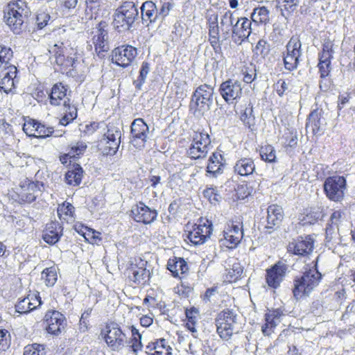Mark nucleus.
<instances>
[{
    "instance_id": "052dcab7",
    "label": "nucleus",
    "mask_w": 355,
    "mask_h": 355,
    "mask_svg": "<svg viewBox=\"0 0 355 355\" xmlns=\"http://www.w3.org/2000/svg\"><path fill=\"white\" fill-rule=\"evenodd\" d=\"M154 349L155 352H171V347L167 345V342L165 339L162 338L158 340H157L154 343Z\"/></svg>"
},
{
    "instance_id": "603ef678",
    "label": "nucleus",
    "mask_w": 355,
    "mask_h": 355,
    "mask_svg": "<svg viewBox=\"0 0 355 355\" xmlns=\"http://www.w3.org/2000/svg\"><path fill=\"white\" fill-rule=\"evenodd\" d=\"M38 121L34 119H28L26 121L23 125L24 132L28 137H33L36 135L37 128L36 126L38 125Z\"/></svg>"
},
{
    "instance_id": "c9c22d12",
    "label": "nucleus",
    "mask_w": 355,
    "mask_h": 355,
    "mask_svg": "<svg viewBox=\"0 0 355 355\" xmlns=\"http://www.w3.org/2000/svg\"><path fill=\"white\" fill-rule=\"evenodd\" d=\"M233 13L230 10L225 12L220 19V28L225 37H228L231 33H232L234 25L233 24Z\"/></svg>"
},
{
    "instance_id": "79ce46f5",
    "label": "nucleus",
    "mask_w": 355,
    "mask_h": 355,
    "mask_svg": "<svg viewBox=\"0 0 355 355\" xmlns=\"http://www.w3.org/2000/svg\"><path fill=\"white\" fill-rule=\"evenodd\" d=\"M217 327V333L220 337L223 340H229L234 332V326L228 323L222 324L220 322H216Z\"/></svg>"
},
{
    "instance_id": "4c0bfd02",
    "label": "nucleus",
    "mask_w": 355,
    "mask_h": 355,
    "mask_svg": "<svg viewBox=\"0 0 355 355\" xmlns=\"http://www.w3.org/2000/svg\"><path fill=\"white\" fill-rule=\"evenodd\" d=\"M270 11L265 6L255 8L251 15L254 22L267 24L270 20Z\"/></svg>"
},
{
    "instance_id": "58836bf2",
    "label": "nucleus",
    "mask_w": 355,
    "mask_h": 355,
    "mask_svg": "<svg viewBox=\"0 0 355 355\" xmlns=\"http://www.w3.org/2000/svg\"><path fill=\"white\" fill-rule=\"evenodd\" d=\"M64 116L60 120V124L62 125H67L70 122L73 121L77 117V109L75 106L67 101L64 102Z\"/></svg>"
},
{
    "instance_id": "3c124183",
    "label": "nucleus",
    "mask_w": 355,
    "mask_h": 355,
    "mask_svg": "<svg viewBox=\"0 0 355 355\" xmlns=\"http://www.w3.org/2000/svg\"><path fill=\"white\" fill-rule=\"evenodd\" d=\"M150 71V66L148 62H144L141 64V67L139 71V76L135 81V84L137 87H140L143 83L145 82V80L147 77V75L148 74Z\"/></svg>"
},
{
    "instance_id": "c03bdc74",
    "label": "nucleus",
    "mask_w": 355,
    "mask_h": 355,
    "mask_svg": "<svg viewBox=\"0 0 355 355\" xmlns=\"http://www.w3.org/2000/svg\"><path fill=\"white\" fill-rule=\"evenodd\" d=\"M57 212L60 219L68 220V218L73 216L74 207L69 202H64L59 205Z\"/></svg>"
},
{
    "instance_id": "c85d7f7f",
    "label": "nucleus",
    "mask_w": 355,
    "mask_h": 355,
    "mask_svg": "<svg viewBox=\"0 0 355 355\" xmlns=\"http://www.w3.org/2000/svg\"><path fill=\"white\" fill-rule=\"evenodd\" d=\"M167 268L170 270L174 277H179L185 274L188 271V266L187 262L182 258H177L169 259L167 263Z\"/></svg>"
},
{
    "instance_id": "dca6fc26",
    "label": "nucleus",
    "mask_w": 355,
    "mask_h": 355,
    "mask_svg": "<svg viewBox=\"0 0 355 355\" xmlns=\"http://www.w3.org/2000/svg\"><path fill=\"white\" fill-rule=\"evenodd\" d=\"M223 238L220 239L223 245L228 248H234L241 242L243 236L242 225L238 223L228 224L227 227L223 231Z\"/></svg>"
},
{
    "instance_id": "0e129e2a",
    "label": "nucleus",
    "mask_w": 355,
    "mask_h": 355,
    "mask_svg": "<svg viewBox=\"0 0 355 355\" xmlns=\"http://www.w3.org/2000/svg\"><path fill=\"white\" fill-rule=\"evenodd\" d=\"M236 192L239 199H244L250 193L246 184L239 185L236 189Z\"/></svg>"
},
{
    "instance_id": "8fccbe9b",
    "label": "nucleus",
    "mask_w": 355,
    "mask_h": 355,
    "mask_svg": "<svg viewBox=\"0 0 355 355\" xmlns=\"http://www.w3.org/2000/svg\"><path fill=\"white\" fill-rule=\"evenodd\" d=\"M46 349L44 345L33 344L27 345L24 349V355H45Z\"/></svg>"
},
{
    "instance_id": "6ab92c4d",
    "label": "nucleus",
    "mask_w": 355,
    "mask_h": 355,
    "mask_svg": "<svg viewBox=\"0 0 355 355\" xmlns=\"http://www.w3.org/2000/svg\"><path fill=\"white\" fill-rule=\"evenodd\" d=\"M45 322L49 334L58 335L64 329L66 318L62 313L58 311H49L46 313Z\"/></svg>"
},
{
    "instance_id": "423d86ee",
    "label": "nucleus",
    "mask_w": 355,
    "mask_h": 355,
    "mask_svg": "<svg viewBox=\"0 0 355 355\" xmlns=\"http://www.w3.org/2000/svg\"><path fill=\"white\" fill-rule=\"evenodd\" d=\"M286 48V51L284 53V67L288 71H293L297 68L302 54V43L299 36L291 37Z\"/></svg>"
},
{
    "instance_id": "864d4df0",
    "label": "nucleus",
    "mask_w": 355,
    "mask_h": 355,
    "mask_svg": "<svg viewBox=\"0 0 355 355\" xmlns=\"http://www.w3.org/2000/svg\"><path fill=\"white\" fill-rule=\"evenodd\" d=\"M277 7L284 8L288 12L294 11L299 4L300 0H277Z\"/></svg>"
},
{
    "instance_id": "bf43d9fd",
    "label": "nucleus",
    "mask_w": 355,
    "mask_h": 355,
    "mask_svg": "<svg viewBox=\"0 0 355 355\" xmlns=\"http://www.w3.org/2000/svg\"><path fill=\"white\" fill-rule=\"evenodd\" d=\"M50 19V15L44 12H40L36 17V24L39 29H42L47 25Z\"/></svg>"
},
{
    "instance_id": "a19ab883",
    "label": "nucleus",
    "mask_w": 355,
    "mask_h": 355,
    "mask_svg": "<svg viewBox=\"0 0 355 355\" xmlns=\"http://www.w3.org/2000/svg\"><path fill=\"white\" fill-rule=\"evenodd\" d=\"M13 56V52L9 47L0 44V69H8V67L11 65L10 61Z\"/></svg>"
},
{
    "instance_id": "de8ad7c7",
    "label": "nucleus",
    "mask_w": 355,
    "mask_h": 355,
    "mask_svg": "<svg viewBox=\"0 0 355 355\" xmlns=\"http://www.w3.org/2000/svg\"><path fill=\"white\" fill-rule=\"evenodd\" d=\"M130 329L132 336L131 347L132 349V351L137 353L139 351L141 350L143 347L141 342V334L139 333V330L134 326H131Z\"/></svg>"
},
{
    "instance_id": "09e8293b",
    "label": "nucleus",
    "mask_w": 355,
    "mask_h": 355,
    "mask_svg": "<svg viewBox=\"0 0 355 355\" xmlns=\"http://www.w3.org/2000/svg\"><path fill=\"white\" fill-rule=\"evenodd\" d=\"M241 120L248 128H251L254 125L255 118L252 114V107H248L241 112Z\"/></svg>"
},
{
    "instance_id": "0eeeda50",
    "label": "nucleus",
    "mask_w": 355,
    "mask_h": 355,
    "mask_svg": "<svg viewBox=\"0 0 355 355\" xmlns=\"http://www.w3.org/2000/svg\"><path fill=\"white\" fill-rule=\"evenodd\" d=\"M73 53H69V49L63 42L55 44L49 49L51 53L54 54L57 64L64 66L66 68L71 67L72 70L76 69L79 62L76 56V51L70 49Z\"/></svg>"
},
{
    "instance_id": "4d7b16f0",
    "label": "nucleus",
    "mask_w": 355,
    "mask_h": 355,
    "mask_svg": "<svg viewBox=\"0 0 355 355\" xmlns=\"http://www.w3.org/2000/svg\"><path fill=\"white\" fill-rule=\"evenodd\" d=\"M85 232H83L81 230V232H78L81 233L86 240H88V241L90 240V242H94V243H97L98 241H101L100 232H96L92 229H88L87 227H85Z\"/></svg>"
},
{
    "instance_id": "2f4dec72",
    "label": "nucleus",
    "mask_w": 355,
    "mask_h": 355,
    "mask_svg": "<svg viewBox=\"0 0 355 355\" xmlns=\"http://www.w3.org/2000/svg\"><path fill=\"white\" fill-rule=\"evenodd\" d=\"M83 170L79 164H73L66 173L65 180L68 184L78 186L80 184Z\"/></svg>"
},
{
    "instance_id": "f3484780",
    "label": "nucleus",
    "mask_w": 355,
    "mask_h": 355,
    "mask_svg": "<svg viewBox=\"0 0 355 355\" xmlns=\"http://www.w3.org/2000/svg\"><path fill=\"white\" fill-rule=\"evenodd\" d=\"M131 214L136 222L142 223L146 225L153 223L157 216L156 209L150 208L142 202H139L132 206Z\"/></svg>"
},
{
    "instance_id": "20e7f679",
    "label": "nucleus",
    "mask_w": 355,
    "mask_h": 355,
    "mask_svg": "<svg viewBox=\"0 0 355 355\" xmlns=\"http://www.w3.org/2000/svg\"><path fill=\"white\" fill-rule=\"evenodd\" d=\"M324 191L327 198L334 202H340L345 196L347 189L345 178L333 175L325 179L323 184Z\"/></svg>"
},
{
    "instance_id": "cd10ccee",
    "label": "nucleus",
    "mask_w": 355,
    "mask_h": 355,
    "mask_svg": "<svg viewBox=\"0 0 355 355\" xmlns=\"http://www.w3.org/2000/svg\"><path fill=\"white\" fill-rule=\"evenodd\" d=\"M268 216L267 228H272L273 226L278 225L283 218L282 208L277 205H270L267 209Z\"/></svg>"
},
{
    "instance_id": "338daca9",
    "label": "nucleus",
    "mask_w": 355,
    "mask_h": 355,
    "mask_svg": "<svg viewBox=\"0 0 355 355\" xmlns=\"http://www.w3.org/2000/svg\"><path fill=\"white\" fill-rule=\"evenodd\" d=\"M29 300L31 301L30 306L33 308V310L41 305V298L38 294H31L28 295Z\"/></svg>"
},
{
    "instance_id": "1a4fd4ad",
    "label": "nucleus",
    "mask_w": 355,
    "mask_h": 355,
    "mask_svg": "<svg viewBox=\"0 0 355 355\" xmlns=\"http://www.w3.org/2000/svg\"><path fill=\"white\" fill-rule=\"evenodd\" d=\"M214 87L204 84L199 86L195 91L192 101L195 103L199 110H209L213 104Z\"/></svg>"
},
{
    "instance_id": "a18cd8bd",
    "label": "nucleus",
    "mask_w": 355,
    "mask_h": 355,
    "mask_svg": "<svg viewBox=\"0 0 355 355\" xmlns=\"http://www.w3.org/2000/svg\"><path fill=\"white\" fill-rule=\"evenodd\" d=\"M42 279L47 286H53L57 281V272L54 267L45 268L42 272Z\"/></svg>"
},
{
    "instance_id": "5701e85b",
    "label": "nucleus",
    "mask_w": 355,
    "mask_h": 355,
    "mask_svg": "<svg viewBox=\"0 0 355 355\" xmlns=\"http://www.w3.org/2000/svg\"><path fill=\"white\" fill-rule=\"evenodd\" d=\"M17 69L15 65L8 67L6 71L3 73V78L0 81V90L6 94L12 92L15 89V83L18 82L17 80Z\"/></svg>"
},
{
    "instance_id": "f704fd0d",
    "label": "nucleus",
    "mask_w": 355,
    "mask_h": 355,
    "mask_svg": "<svg viewBox=\"0 0 355 355\" xmlns=\"http://www.w3.org/2000/svg\"><path fill=\"white\" fill-rule=\"evenodd\" d=\"M129 270L130 273L132 275L130 276L131 279L136 284L146 282L149 279L150 272L144 268V263H142V266L140 267L137 266H132Z\"/></svg>"
},
{
    "instance_id": "774afa93",
    "label": "nucleus",
    "mask_w": 355,
    "mask_h": 355,
    "mask_svg": "<svg viewBox=\"0 0 355 355\" xmlns=\"http://www.w3.org/2000/svg\"><path fill=\"white\" fill-rule=\"evenodd\" d=\"M198 314V310L196 308L193 307L189 310H187L186 316L187 321L196 322Z\"/></svg>"
},
{
    "instance_id": "473e14b6",
    "label": "nucleus",
    "mask_w": 355,
    "mask_h": 355,
    "mask_svg": "<svg viewBox=\"0 0 355 355\" xmlns=\"http://www.w3.org/2000/svg\"><path fill=\"white\" fill-rule=\"evenodd\" d=\"M141 11L142 19L144 21H155L158 15L157 6L151 1L144 2L141 7Z\"/></svg>"
},
{
    "instance_id": "6e6d98bb",
    "label": "nucleus",
    "mask_w": 355,
    "mask_h": 355,
    "mask_svg": "<svg viewBox=\"0 0 355 355\" xmlns=\"http://www.w3.org/2000/svg\"><path fill=\"white\" fill-rule=\"evenodd\" d=\"M31 301L28 296L21 300L15 306L16 311L20 313H27L33 310L30 306Z\"/></svg>"
},
{
    "instance_id": "a211bd4d",
    "label": "nucleus",
    "mask_w": 355,
    "mask_h": 355,
    "mask_svg": "<svg viewBox=\"0 0 355 355\" xmlns=\"http://www.w3.org/2000/svg\"><path fill=\"white\" fill-rule=\"evenodd\" d=\"M334 44L328 40L325 41L322 44V51L319 55V71L322 78L327 77L331 70V60L334 56L333 50Z\"/></svg>"
},
{
    "instance_id": "b1692460",
    "label": "nucleus",
    "mask_w": 355,
    "mask_h": 355,
    "mask_svg": "<svg viewBox=\"0 0 355 355\" xmlns=\"http://www.w3.org/2000/svg\"><path fill=\"white\" fill-rule=\"evenodd\" d=\"M283 315V311L279 309L269 311L265 315L266 323L261 327L262 333L265 336H270L276 326L281 322Z\"/></svg>"
},
{
    "instance_id": "f8f14e48",
    "label": "nucleus",
    "mask_w": 355,
    "mask_h": 355,
    "mask_svg": "<svg viewBox=\"0 0 355 355\" xmlns=\"http://www.w3.org/2000/svg\"><path fill=\"white\" fill-rule=\"evenodd\" d=\"M149 134V128L142 119H136L131 124V143L137 148L144 146Z\"/></svg>"
},
{
    "instance_id": "e2e57ef3",
    "label": "nucleus",
    "mask_w": 355,
    "mask_h": 355,
    "mask_svg": "<svg viewBox=\"0 0 355 355\" xmlns=\"http://www.w3.org/2000/svg\"><path fill=\"white\" fill-rule=\"evenodd\" d=\"M288 84L284 80L280 79L275 84V89L279 96H284L288 90Z\"/></svg>"
},
{
    "instance_id": "2eb2a0df",
    "label": "nucleus",
    "mask_w": 355,
    "mask_h": 355,
    "mask_svg": "<svg viewBox=\"0 0 355 355\" xmlns=\"http://www.w3.org/2000/svg\"><path fill=\"white\" fill-rule=\"evenodd\" d=\"M287 270V265L282 261L277 262L271 268L267 269L266 282L268 286L274 289L279 288L284 279Z\"/></svg>"
},
{
    "instance_id": "37998d69",
    "label": "nucleus",
    "mask_w": 355,
    "mask_h": 355,
    "mask_svg": "<svg viewBox=\"0 0 355 355\" xmlns=\"http://www.w3.org/2000/svg\"><path fill=\"white\" fill-rule=\"evenodd\" d=\"M236 315L232 310H224L218 313L216 322H220L222 324L228 323L234 326L236 324Z\"/></svg>"
},
{
    "instance_id": "ea45409f",
    "label": "nucleus",
    "mask_w": 355,
    "mask_h": 355,
    "mask_svg": "<svg viewBox=\"0 0 355 355\" xmlns=\"http://www.w3.org/2000/svg\"><path fill=\"white\" fill-rule=\"evenodd\" d=\"M85 17L87 19H96L100 10L101 0H86Z\"/></svg>"
},
{
    "instance_id": "680f3d73",
    "label": "nucleus",
    "mask_w": 355,
    "mask_h": 355,
    "mask_svg": "<svg viewBox=\"0 0 355 355\" xmlns=\"http://www.w3.org/2000/svg\"><path fill=\"white\" fill-rule=\"evenodd\" d=\"M87 148V145L84 142H78L71 147L70 153H73V157L75 158L83 154Z\"/></svg>"
},
{
    "instance_id": "f03ea898",
    "label": "nucleus",
    "mask_w": 355,
    "mask_h": 355,
    "mask_svg": "<svg viewBox=\"0 0 355 355\" xmlns=\"http://www.w3.org/2000/svg\"><path fill=\"white\" fill-rule=\"evenodd\" d=\"M322 275L316 268H310L294 280L293 295L296 299L308 296L319 284Z\"/></svg>"
},
{
    "instance_id": "7ed1b4c3",
    "label": "nucleus",
    "mask_w": 355,
    "mask_h": 355,
    "mask_svg": "<svg viewBox=\"0 0 355 355\" xmlns=\"http://www.w3.org/2000/svg\"><path fill=\"white\" fill-rule=\"evenodd\" d=\"M138 16V10L132 2H125L114 15L113 25L119 32L129 30Z\"/></svg>"
},
{
    "instance_id": "393cba45",
    "label": "nucleus",
    "mask_w": 355,
    "mask_h": 355,
    "mask_svg": "<svg viewBox=\"0 0 355 355\" xmlns=\"http://www.w3.org/2000/svg\"><path fill=\"white\" fill-rule=\"evenodd\" d=\"M62 230V227L59 223L51 222L46 225L42 238L46 243L54 245L60 240Z\"/></svg>"
},
{
    "instance_id": "4be33fe9",
    "label": "nucleus",
    "mask_w": 355,
    "mask_h": 355,
    "mask_svg": "<svg viewBox=\"0 0 355 355\" xmlns=\"http://www.w3.org/2000/svg\"><path fill=\"white\" fill-rule=\"evenodd\" d=\"M105 23H99L98 26L92 32V42L95 51L99 55L101 52H105L109 49L107 42V32L105 29Z\"/></svg>"
},
{
    "instance_id": "72a5a7b5",
    "label": "nucleus",
    "mask_w": 355,
    "mask_h": 355,
    "mask_svg": "<svg viewBox=\"0 0 355 355\" xmlns=\"http://www.w3.org/2000/svg\"><path fill=\"white\" fill-rule=\"evenodd\" d=\"M223 156L220 153H213L209 159L207 166V172L213 175L221 173V168L223 166Z\"/></svg>"
},
{
    "instance_id": "e433bc0d",
    "label": "nucleus",
    "mask_w": 355,
    "mask_h": 355,
    "mask_svg": "<svg viewBox=\"0 0 355 355\" xmlns=\"http://www.w3.org/2000/svg\"><path fill=\"white\" fill-rule=\"evenodd\" d=\"M324 124V119L321 117V112L314 110L310 113L306 127L311 128L313 132H318Z\"/></svg>"
},
{
    "instance_id": "6e6552de",
    "label": "nucleus",
    "mask_w": 355,
    "mask_h": 355,
    "mask_svg": "<svg viewBox=\"0 0 355 355\" xmlns=\"http://www.w3.org/2000/svg\"><path fill=\"white\" fill-rule=\"evenodd\" d=\"M211 232V223L207 219L200 218L198 223L194 224L191 230H188L187 238L193 245H198L206 242Z\"/></svg>"
},
{
    "instance_id": "c756f323",
    "label": "nucleus",
    "mask_w": 355,
    "mask_h": 355,
    "mask_svg": "<svg viewBox=\"0 0 355 355\" xmlns=\"http://www.w3.org/2000/svg\"><path fill=\"white\" fill-rule=\"evenodd\" d=\"M345 219V216L343 211L340 210L334 211L331 214L326 227L327 235H332L336 230H338L340 225L342 224Z\"/></svg>"
},
{
    "instance_id": "9b49d317",
    "label": "nucleus",
    "mask_w": 355,
    "mask_h": 355,
    "mask_svg": "<svg viewBox=\"0 0 355 355\" xmlns=\"http://www.w3.org/2000/svg\"><path fill=\"white\" fill-rule=\"evenodd\" d=\"M121 131L113 125L107 126V130L100 141L103 146V153L108 155H114L121 143Z\"/></svg>"
},
{
    "instance_id": "a878e982",
    "label": "nucleus",
    "mask_w": 355,
    "mask_h": 355,
    "mask_svg": "<svg viewBox=\"0 0 355 355\" xmlns=\"http://www.w3.org/2000/svg\"><path fill=\"white\" fill-rule=\"evenodd\" d=\"M67 88L62 83H57L53 85L50 94V103L53 105H59L61 101H67L69 103V99L67 97Z\"/></svg>"
},
{
    "instance_id": "412c9836",
    "label": "nucleus",
    "mask_w": 355,
    "mask_h": 355,
    "mask_svg": "<svg viewBox=\"0 0 355 355\" xmlns=\"http://www.w3.org/2000/svg\"><path fill=\"white\" fill-rule=\"evenodd\" d=\"M251 21L246 17L239 18L233 26L232 37L234 42H241L248 38L252 32Z\"/></svg>"
},
{
    "instance_id": "ddd939ff",
    "label": "nucleus",
    "mask_w": 355,
    "mask_h": 355,
    "mask_svg": "<svg viewBox=\"0 0 355 355\" xmlns=\"http://www.w3.org/2000/svg\"><path fill=\"white\" fill-rule=\"evenodd\" d=\"M137 55L136 48L131 45H123L113 50L112 60L119 66L127 67L133 62Z\"/></svg>"
},
{
    "instance_id": "7c9ffc66",
    "label": "nucleus",
    "mask_w": 355,
    "mask_h": 355,
    "mask_svg": "<svg viewBox=\"0 0 355 355\" xmlns=\"http://www.w3.org/2000/svg\"><path fill=\"white\" fill-rule=\"evenodd\" d=\"M255 165L251 158H242L234 166V171L242 176H247L254 171Z\"/></svg>"
},
{
    "instance_id": "13d9d810",
    "label": "nucleus",
    "mask_w": 355,
    "mask_h": 355,
    "mask_svg": "<svg viewBox=\"0 0 355 355\" xmlns=\"http://www.w3.org/2000/svg\"><path fill=\"white\" fill-rule=\"evenodd\" d=\"M10 334L7 330H0V352L6 351L10 346Z\"/></svg>"
},
{
    "instance_id": "f257e3e1",
    "label": "nucleus",
    "mask_w": 355,
    "mask_h": 355,
    "mask_svg": "<svg viewBox=\"0 0 355 355\" xmlns=\"http://www.w3.org/2000/svg\"><path fill=\"white\" fill-rule=\"evenodd\" d=\"M28 10L24 3L18 1L9 3L4 12V20L15 34H19L24 29V20Z\"/></svg>"
},
{
    "instance_id": "9d476101",
    "label": "nucleus",
    "mask_w": 355,
    "mask_h": 355,
    "mask_svg": "<svg viewBox=\"0 0 355 355\" xmlns=\"http://www.w3.org/2000/svg\"><path fill=\"white\" fill-rule=\"evenodd\" d=\"M242 87L240 81L229 79L223 82L219 87V93L228 104H234L241 97Z\"/></svg>"
},
{
    "instance_id": "aec40b11",
    "label": "nucleus",
    "mask_w": 355,
    "mask_h": 355,
    "mask_svg": "<svg viewBox=\"0 0 355 355\" xmlns=\"http://www.w3.org/2000/svg\"><path fill=\"white\" fill-rule=\"evenodd\" d=\"M107 334L105 336L106 343L113 350H118L124 346L125 335L116 324H111L106 327Z\"/></svg>"
},
{
    "instance_id": "69168bd1",
    "label": "nucleus",
    "mask_w": 355,
    "mask_h": 355,
    "mask_svg": "<svg viewBox=\"0 0 355 355\" xmlns=\"http://www.w3.org/2000/svg\"><path fill=\"white\" fill-rule=\"evenodd\" d=\"M209 37L211 39L219 38V26L216 21H214L209 25Z\"/></svg>"
},
{
    "instance_id": "5fc2aeb1",
    "label": "nucleus",
    "mask_w": 355,
    "mask_h": 355,
    "mask_svg": "<svg viewBox=\"0 0 355 355\" xmlns=\"http://www.w3.org/2000/svg\"><path fill=\"white\" fill-rule=\"evenodd\" d=\"M37 131L35 137L38 138H46L53 135L54 132L52 127H46L44 124L38 123V125L36 126Z\"/></svg>"
},
{
    "instance_id": "bb28decb",
    "label": "nucleus",
    "mask_w": 355,
    "mask_h": 355,
    "mask_svg": "<svg viewBox=\"0 0 355 355\" xmlns=\"http://www.w3.org/2000/svg\"><path fill=\"white\" fill-rule=\"evenodd\" d=\"M229 268L226 269L225 281L228 282H236L239 279L243 271V267L236 259L232 258L228 261Z\"/></svg>"
},
{
    "instance_id": "4468645a",
    "label": "nucleus",
    "mask_w": 355,
    "mask_h": 355,
    "mask_svg": "<svg viewBox=\"0 0 355 355\" xmlns=\"http://www.w3.org/2000/svg\"><path fill=\"white\" fill-rule=\"evenodd\" d=\"M315 240L311 236H300L290 242L288 251L295 255L306 257L311 254L314 249Z\"/></svg>"
},
{
    "instance_id": "49530a36",
    "label": "nucleus",
    "mask_w": 355,
    "mask_h": 355,
    "mask_svg": "<svg viewBox=\"0 0 355 355\" xmlns=\"http://www.w3.org/2000/svg\"><path fill=\"white\" fill-rule=\"evenodd\" d=\"M260 156L265 162L272 163L276 161V154L274 148L270 146H265L261 148Z\"/></svg>"
},
{
    "instance_id": "39448f33",
    "label": "nucleus",
    "mask_w": 355,
    "mask_h": 355,
    "mask_svg": "<svg viewBox=\"0 0 355 355\" xmlns=\"http://www.w3.org/2000/svg\"><path fill=\"white\" fill-rule=\"evenodd\" d=\"M210 148L211 139L209 134L205 132H194L187 154L191 159H202L207 156Z\"/></svg>"
}]
</instances>
